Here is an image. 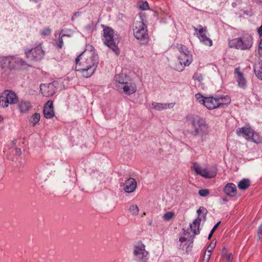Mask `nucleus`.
Returning <instances> with one entry per match:
<instances>
[{"label": "nucleus", "instance_id": "f257e3e1", "mask_svg": "<svg viewBox=\"0 0 262 262\" xmlns=\"http://www.w3.org/2000/svg\"><path fill=\"white\" fill-rule=\"evenodd\" d=\"M75 70L83 77L88 78L95 72L98 64V56L94 48L88 46L86 50L75 59Z\"/></svg>", "mask_w": 262, "mask_h": 262}, {"label": "nucleus", "instance_id": "f03ea898", "mask_svg": "<svg viewBox=\"0 0 262 262\" xmlns=\"http://www.w3.org/2000/svg\"><path fill=\"white\" fill-rule=\"evenodd\" d=\"M187 120L192 127V135L194 137L199 136L201 142L206 141L209 134V127L205 121L200 116L193 115L188 116Z\"/></svg>", "mask_w": 262, "mask_h": 262}, {"label": "nucleus", "instance_id": "7ed1b4c3", "mask_svg": "<svg viewBox=\"0 0 262 262\" xmlns=\"http://www.w3.org/2000/svg\"><path fill=\"white\" fill-rule=\"evenodd\" d=\"M102 39L104 43L118 55L119 54V50L116 42L115 34L113 29L103 25H102Z\"/></svg>", "mask_w": 262, "mask_h": 262}, {"label": "nucleus", "instance_id": "20e7f679", "mask_svg": "<svg viewBox=\"0 0 262 262\" xmlns=\"http://www.w3.org/2000/svg\"><path fill=\"white\" fill-rule=\"evenodd\" d=\"M253 44V39L251 35H246L242 37L236 38L229 41L230 48H234L241 50H249Z\"/></svg>", "mask_w": 262, "mask_h": 262}, {"label": "nucleus", "instance_id": "39448f33", "mask_svg": "<svg viewBox=\"0 0 262 262\" xmlns=\"http://www.w3.org/2000/svg\"><path fill=\"white\" fill-rule=\"evenodd\" d=\"M135 37L141 41V44H146L148 40L147 27L142 21H137L134 28Z\"/></svg>", "mask_w": 262, "mask_h": 262}, {"label": "nucleus", "instance_id": "423d86ee", "mask_svg": "<svg viewBox=\"0 0 262 262\" xmlns=\"http://www.w3.org/2000/svg\"><path fill=\"white\" fill-rule=\"evenodd\" d=\"M18 100V97L14 92L10 90H5L0 95V107L6 108L9 104L16 103Z\"/></svg>", "mask_w": 262, "mask_h": 262}, {"label": "nucleus", "instance_id": "0eeeda50", "mask_svg": "<svg viewBox=\"0 0 262 262\" xmlns=\"http://www.w3.org/2000/svg\"><path fill=\"white\" fill-rule=\"evenodd\" d=\"M133 255L138 262H148L149 253L145 250V245L138 243L133 247Z\"/></svg>", "mask_w": 262, "mask_h": 262}, {"label": "nucleus", "instance_id": "6e6552de", "mask_svg": "<svg viewBox=\"0 0 262 262\" xmlns=\"http://www.w3.org/2000/svg\"><path fill=\"white\" fill-rule=\"evenodd\" d=\"M223 99V98H216L213 97H206L205 99H202L203 100V104L209 110H213L220 106L227 105L231 102V100L228 96H225L224 99L226 100L225 103L222 101Z\"/></svg>", "mask_w": 262, "mask_h": 262}, {"label": "nucleus", "instance_id": "1a4fd4ad", "mask_svg": "<svg viewBox=\"0 0 262 262\" xmlns=\"http://www.w3.org/2000/svg\"><path fill=\"white\" fill-rule=\"evenodd\" d=\"M25 54L26 57L31 60H39L45 56V52L42 50L41 43L37 45L32 49H25Z\"/></svg>", "mask_w": 262, "mask_h": 262}, {"label": "nucleus", "instance_id": "9d476101", "mask_svg": "<svg viewBox=\"0 0 262 262\" xmlns=\"http://www.w3.org/2000/svg\"><path fill=\"white\" fill-rule=\"evenodd\" d=\"M236 134L239 136L244 137L247 139H251L252 141L256 143H259L261 141V138L258 137L255 138L256 135L252 129L249 126H244L239 128L236 130Z\"/></svg>", "mask_w": 262, "mask_h": 262}, {"label": "nucleus", "instance_id": "9b49d317", "mask_svg": "<svg viewBox=\"0 0 262 262\" xmlns=\"http://www.w3.org/2000/svg\"><path fill=\"white\" fill-rule=\"evenodd\" d=\"M199 29L193 27L194 30L196 32V35L199 37L200 41L203 43L205 45L211 47L212 45V40L208 37L205 32L207 31L206 27H203L201 25L199 26Z\"/></svg>", "mask_w": 262, "mask_h": 262}, {"label": "nucleus", "instance_id": "f8f14e48", "mask_svg": "<svg viewBox=\"0 0 262 262\" xmlns=\"http://www.w3.org/2000/svg\"><path fill=\"white\" fill-rule=\"evenodd\" d=\"M178 59L179 64L176 67V70L178 71H182L184 67L189 66L192 61L191 55L190 53L180 54Z\"/></svg>", "mask_w": 262, "mask_h": 262}, {"label": "nucleus", "instance_id": "ddd939ff", "mask_svg": "<svg viewBox=\"0 0 262 262\" xmlns=\"http://www.w3.org/2000/svg\"><path fill=\"white\" fill-rule=\"evenodd\" d=\"M40 90L43 96L50 97L53 95L56 91V89L53 84H41L40 85Z\"/></svg>", "mask_w": 262, "mask_h": 262}, {"label": "nucleus", "instance_id": "4468645a", "mask_svg": "<svg viewBox=\"0 0 262 262\" xmlns=\"http://www.w3.org/2000/svg\"><path fill=\"white\" fill-rule=\"evenodd\" d=\"M193 168L197 174H200L204 178H212L215 176V172H209L206 168H202L196 163L193 165Z\"/></svg>", "mask_w": 262, "mask_h": 262}, {"label": "nucleus", "instance_id": "2eb2a0df", "mask_svg": "<svg viewBox=\"0 0 262 262\" xmlns=\"http://www.w3.org/2000/svg\"><path fill=\"white\" fill-rule=\"evenodd\" d=\"M118 91L121 93L123 92L127 95H130L136 92L137 86L134 83L128 82L127 81L125 84L120 88V90H118Z\"/></svg>", "mask_w": 262, "mask_h": 262}, {"label": "nucleus", "instance_id": "dca6fc26", "mask_svg": "<svg viewBox=\"0 0 262 262\" xmlns=\"http://www.w3.org/2000/svg\"><path fill=\"white\" fill-rule=\"evenodd\" d=\"M235 73L236 74V79L239 88L245 89L247 85L246 80L244 76V74L240 71L239 68H236L235 70Z\"/></svg>", "mask_w": 262, "mask_h": 262}, {"label": "nucleus", "instance_id": "f3484780", "mask_svg": "<svg viewBox=\"0 0 262 262\" xmlns=\"http://www.w3.org/2000/svg\"><path fill=\"white\" fill-rule=\"evenodd\" d=\"M43 114L47 119H51L54 116L55 113L52 101H48L46 103L43 108Z\"/></svg>", "mask_w": 262, "mask_h": 262}, {"label": "nucleus", "instance_id": "a211bd4d", "mask_svg": "<svg viewBox=\"0 0 262 262\" xmlns=\"http://www.w3.org/2000/svg\"><path fill=\"white\" fill-rule=\"evenodd\" d=\"M136 187L137 182L134 178H130L124 183V189L126 192H133L135 190Z\"/></svg>", "mask_w": 262, "mask_h": 262}, {"label": "nucleus", "instance_id": "6ab92c4d", "mask_svg": "<svg viewBox=\"0 0 262 262\" xmlns=\"http://www.w3.org/2000/svg\"><path fill=\"white\" fill-rule=\"evenodd\" d=\"M175 105V103H158L156 102H153L151 103L152 107L156 111H162L167 109H170L173 107Z\"/></svg>", "mask_w": 262, "mask_h": 262}, {"label": "nucleus", "instance_id": "aec40b11", "mask_svg": "<svg viewBox=\"0 0 262 262\" xmlns=\"http://www.w3.org/2000/svg\"><path fill=\"white\" fill-rule=\"evenodd\" d=\"M126 82V75L123 74L117 75L115 77L114 84L117 90H120V88L122 87Z\"/></svg>", "mask_w": 262, "mask_h": 262}, {"label": "nucleus", "instance_id": "412c9836", "mask_svg": "<svg viewBox=\"0 0 262 262\" xmlns=\"http://www.w3.org/2000/svg\"><path fill=\"white\" fill-rule=\"evenodd\" d=\"M14 57H7L2 59L1 64L3 68L14 69L15 60Z\"/></svg>", "mask_w": 262, "mask_h": 262}, {"label": "nucleus", "instance_id": "4be33fe9", "mask_svg": "<svg viewBox=\"0 0 262 262\" xmlns=\"http://www.w3.org/2000/svg\"><path fill=\"white\" fill-rule=\"evenodd\" d=\"M14 60L15 63L14 64L13 69L25 70L29 67L27 62L22 58L15 57Z\"/></svg>", "mask_w": 262, "mask_h": 262}, {"label": "nucleus", "instance_id": "5701e85b", "mask_svg": "<svg viewBox=\"0 0 262 262\" xmlns=\"http://www.w3.org/2000/svg\"><path fill=\"white\" fill-rule=\"evenodd\" d=\"M236 186L232 183L227 184L224 188L226 194L230 196H234L236 194Z\"/></svg>", "mask_w": 262, "mask_h": 262}, {"label": "nucleus", "instance_id": "b1692460", "mask_svg": "<svg viewBox=\"0 0 262 262\" xmlns=\"http://www.w3.org/2000/svg\"><path fill=\"white\" fill-rule=\"evenodd\" d=\"M201 221V219L199 217L195 219L192 223L190 224V227L191 230L193 232L194 235H195L200 233L199 231V226L200 225V223Z\"/></svg>", "mask_w": 262, "mask_h": 262}, {"label": "nucleus", "instance_id": "393cba45", "mask_svg": "<svg viewBox=\"0 0 262 262\" xmlns=\"http://www.w3.org/2000/svg\"><path fill=\"white\" fill-rule=\"evenodd\" d=\"M18 108L21 113H26L31 108L30 103L26 101H21L18 105Z\"/></svg>", "mask_w": 262, "mask_h": 262}, {"label": "nucleus", "instance_id": "a878e982", "mask_svg": "<svg viewBox=\"0 0 262 262\" xmlns=\"http://www.w3.org/2000/svg\"><path fill=\"white\" fill-rule=\"evenodd\" d=\"M254 71L256 76L262 79V62H258L255 64Z\"/></svg>", "mask_w": 262, "mask_h": 262}, {"label": "nucleus", "instance_id": "bb28decb", "mask_svg": "<svg viewBox=\"0 0 262 262\" xmlns=\"http://www.w3.org/2000/svg\"><path fill=\"white\" fill-rule=\"evenodd\" d=\"M250 186V181L248 179H243L238 183V187L239 189L245 190Z\"/></svg>", "mask_w": 262, "mask_h": 262}, {"label": "nucleus", "instance_id": "cd10ccee", "mask_svg": "<svg viewBox=\"0 0 262 262\" xmlns=\"http://www.w3.org/2000/svg\"><path fill=\"white\" fill-rule=\"evenodd\" d=\"M40 118V115L38 113H35L30 118V124L32 126H35L39 121Z\"/></svg>", "mask_w": 262, "mask_h": 262}, {"label": "nucleus", "instance_id": "c85d7f7f", "mask_svg": "<svg viewBox=\"0 0 262 262\" xmlns=\"http://www.w3.org/2000/svg\"><path fill=\"white\" fill-rule=\"evenodd\" d=\"M177 48L180 52V54L190 53V52L188 50L187 48L182 44L178 45L177 46Z\"/></svg>", "mask_w": 262, "mask_h": 262}, {"label": "nucleus", "instance_id": "c756f323", "mask_svg": "<svg viewBox=\"0 0 262 262\" xmlns=\"http://www.w3.org/2000/svg\"><path fill=\"white\" fill-rule=\"evenodd\" d=\"M63 31H64V30H62L60 31V34H62V36L59 37V42L58 43V44L57 45V48H58L59 49L62 48V47L63 46V44L62 37H64V36L70 37V35L69 34H63Z\"/></svg>", "mask_w": 262, "mask_h": 262}, {"label": "nucleus", "instance_id": "7c9ffc66", "mask_svg": "<svg viewBox=\"0 0 262 262\" xmlns=\"http://www.w3.org/2000/svg\"><path fill=\"white\" fill-rule=\"evenodd\" d=\"M174 213L173 212L169 211L165 213L163 216V218L164 221H169L171 220L174 217Z\"/></svg>", "mask_w": 262, "mask_h": 262}, {"label": "nucleus", "instance_id": "2f4dec72", "mask_svg": "<svg viewBox=\"0 0 262 262\" xmlns=\"http://www.w3.org/2000/svg\"><path fill=\"white\" fill-rule=\"evenodd\" d=\"M130 212L135 215H137L139 212V208L136 205H131L129 208Z\"/></svg>", "mask_w": 262, "mask_h": 262}, {"label": "nucleus", "instance_id": "473e14b6", "mask_svg": "<svg viewBox=\"0 0 262 262\" xmlns=\"http://www.w3.org/2000/svg\"><path fill=\"white\" fill-rule=\"evenodd\" d=\"M197 213L200 215L201 213H202L204 215H203V217H204V219L205 220L206 219V214H207V209L203 207V206H201L199 208V209L197 211Z\"/></svg>", "mask_w": 262, "mask_h": 262}, {"label": "nucleus", "instance_id": "72a5a7b5", "mask_svg": "<svg viewBox=\"0 0 262 262\" xmlns=\"http://www.w3.org/2000/svg\"><path fill=\"white\" fill-rule=\"evenodd\" d=\"M198 193L201 196L205 197L209 194V190L207 189H200Z\"/></svg>", "mask_w": 262, "mask_h": 262}, {"label": "nucleus", "instance_id": "f704fd0d", "mask_svg": "<svg viewBox=\"0 0 262 262\" xmlns=\"http://www.w3.org/2000/svg\"><path fill=\"white\" fill-rule=\"evenodd\" d=\"M193 78L194 79L198 80L199 82H201L203 79L202 75L199 73H195L193 76Z\"/></svg>", "mask_w": 262, "mask_h": 262}, {"label": "nucleus", "instance_id": "c9c22d12", "mask_svg": "<svg viewBox=\"0 0 262 262\" xmlns=\"http://www.w3.org/2000/svg\"><path fill=\"white\" fill-rule=\"evenodd\" d=\"M211 253H210L209 251H206L205 252L204 258H203V261L205 262H208L210 256H211Z\"/></svg>", "mask_w": 262, "mask_h": 262}, {"label": "nucleus", "instance_id": "e433bc0d", "mask_svg": "<svg viewBox=\"0 0 262 262\" xmlns=\"http://www.w3.org/2000/svg\"><path fill=\"white\" fill-rule=\"evenodd\" d=\"M140 9L142 10H146L149 9V5L147 2H143L140 6Z\"/></svg>", "mask_w": 262, "mask_h": 262}, {"label": "nucleus", "instance_id": "4c0bfd02", "mask_svg": "<svg viewBox=\"0 0 262 262\" xmlns=\"http://www.w3.org/2000/svg\"><path fill=\"white\" fill-rule=\"evenodd\" d=\"M257 240L262 238V225H260L257 233Z\"/></svg>", "mask_w": 262, "mask_h": 262}, {"label": "nucleus", "instance_id": "58836bf2", "mask_svg": "<svg viewBox=\"0 0 262 262\" xmlns=\"http://www.w3.org/2000/svg\"><path fill=\"white\" fill-rule=\"evenodd\" d=\"M226 262H231L233 259V255L231 253L226 255L225 257H223Z\"/></svg>", "mask_w": 262, "mask_h": 262}, {"label": "nucleus", "instance_id": "ea45409f", "mask_svg": "<svg viewBox=\"0 0 262 262\" xmlns=\"http://www.w3.org/2000/svg\"><path fill=\"white\" fill-rule=\"evenodd\" d=\"M51 33V29L49 28H45L41 32L42 35H49Z\"/></svg>", "mask_w": 262, "mask_h": 262}, {"label": "nucleus", "instance_id": "a19ab883", "mask_svg": "<svg viewBox=\"0 0 262 262\" xmlns=\"http://www.w3.org/2000/svg\"><path fill=\"white\" fill-rule=\"evenodd\" d=\"M215 247V243H211L210 244L207 248V251H209L211 253V252Z\"/></svg>", "mask_w": 262, "mask_h": 262}, {"label": "nucleus", "instance_id": "79ce46f5", "mask_svg": "<svg viewBox=\"0 0 262 262\" xmlns=\"http://www.w3.org/2000/svg\"><path fill=\"white\" fill-rule=\"evenodd\" d=\"M195 97L196 98V99L198 100L200 102H201L202 104H203V101L202 99H205L206 98V97H203V96H202L200 94H196L195 95Z\"/></svg>", "mask_w": 262, "mask_h": 262}, {"label": "nucleus", "instance_id": "37998d69", "mask_svg": "<svg viewBox=\"0 0 262 262\" xmlns=\"http://www.w3.org/2000/svg\"><path fill=\"white\" fill-rule=\"evenodd\" d=\"M80 13H80V12H75V13L73 14V16H72V17H71V20H72V21H74V19H75V18L76 17H77L79 16L80 15Z\"/></svg>", "mask_w": 262, "mask_h": 262}, {"label": "nucleus", "instance_id": "c03bdc74", "mask_svg": "<svg viewBox=\"0 0 262 262\" xmlns=\"http://www.w3.org/2000/svg\"><path fill=\"white\" fill-rule=\"evenodd\" d=\"M258 52L259 54L262 55V38L261 39L259 44Z\"/></svg>", "mask_w": 262, "mask_h": 262}, {"label": "nucleus", "instance_id": "a18cd8bd", "mask_svg": "<svg viewBox=\"0 0 262 262\" xmlns=\"http://www.w3.org/2000/svg\"><path fill=\"white\" fill-rule=\"evenodd\" d=\"M227 252V249L225 247H224L222 249V255L223 257H225V256L228 254Z\"/></svg>", "mask_w": 262, "mask_h": 262}, {"label": "nucleus", "instance_id": "49530a36", "mask_svg": "<svg viewBox=\"0 0 262 262\" xmlns=\"http://www.w3.org/2000/svg\"><path fill=\"white\" fill-rule=\"evenodd\" d=\"M221 224V222L219 221V222H217L214 226V227H213V228L212 229L211 231L212 232H214L215 231V230L217 228V227H219V226L220 225V224Z\"/></svg>", "mask_w": 262, "mask_h": 262}, {"label": "nucleus", "instance_id": "de8ad7c7", "mask_svg": "<svg viewBox=\"0 0 262 262\" xmlns=\"http://www.w3.org/2000/svg\"><path fill=\"white\" fill-rule=\"evenodd\" d=\"M15 153L17 155L20 156L21 154V149L19 148H15Z\"/></svg>", "mask_w": 262, "mask_h": 262}, {"label": "nucleus", "instance_id": "09e8293b", "mask_svg": "<svg viewBox=\"0 0 262 262\" xmlns=\"http://www.w3.org/2000/svg\"><path fill=\"white\" fill-rule=\"evenodd\" d=\"M186 241V238L184 237H181L179 238V241L182 243L185 242Z\"/></svg>", "mask_w": 262, "mask_h": 262}, {"label": "nucleus", "instance_id": "8fccbe9b", "mask_svg": "<svg viewBox=\"0 0 262 262\" xmlns=\"http://www.w3.org/2000/svg\"><path fill=\"white\" fill-rule=\"evenodd\" d=\"M214 232H212L211 230V232L210 233H209V235H208V239H210L211 237H212L213 234Z\"/></svg>", "mask_w": 262, "mask_h": 262}, {"label": "nucleus", "instance_id": "3c124183", "mask_svg": "<svg viewBox=\"0 0 262 262\" xmlns=\"http://www.w3.org/2000/svg\"><path fill=\"white\" fill-rule=\"evenodd\" d=\"M224 97H225V96H224V97H221V98H223V100H222V101H223V102L225 103V102H226V100L225 99H224Z\"/></svg>", "mask_w": 262, "mask_h": 262}, {"label": "nucleus", "instance_id": "603ef678", "mask_svg": "<svg viewBox=\"0 0 262 262\" xmlns=\"http://www.w3.org/2000/svg\"><path fill=\"white\" fill-rule=\"evenodd\" d=\"M224 97H225V96H224V97H221V98H223V100H222V101H223V102L225 103V102H226V100L225 99H224Z\"/></svg>", "mask_w": 262, "mask_h": 262}, {"label": "nucleus", "instance_id": "864d4df0", "mask_svg": "<svg viewBox=\"0 0 262 262\" xmlns=\"http://www.w3.org/2000/svg\"><path fill=\"white\" fill-rule=\"evenodd\" d=\"M236 6V3H232V6L233 7H235Z\"/></svg>", "mask_w": 262, "mask_h": 262}, {"label": "nucleus", "instance_id": "5fc2aeb1", "mask_svg": "<svg viewBox=\"0 0 262 262\" xmlns=\"http://www.w3.org/2000/svg\"><path fill=\"white\" fill-rule=\"evenodd\" d=\"M16 140H13L12 141V143H13V144H14H14H16Z\"/></svg>", "mask_w": 262, "mask_h": 262}, {"label": "nucleus", "instance_id": "6e6d98bb", "mask_svg": "<svg viewBox=\"0 0 262 262\" xmlns=\"http://www.w3.org/2000/svg\"><path fill=\"white\" fill-rule=\"evenodd\" d=\"M260 225H262V223Z\"/></svg>", "mask_w": 262, "mask_h": 262}]
</instances>
